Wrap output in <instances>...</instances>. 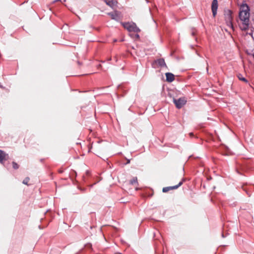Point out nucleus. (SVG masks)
<instances>
[{"label":"nucleus","instance_id":"9","mask_svg":"<svg viewBox=\"0 0 254 254\" xmlns=\"http://www.w3.org/2000/svg\"><path fill=\"white\" fill-rule=\"evenodd\" d=\"M6 156V154L4 151L0 150V162L2 163L3 161L5 159V157Z\"/></svg>","mask_w":254,"mask_h":254},{"label":"nucleus","instance_id":"6","mask_svg":"<svg viewBox=\"0 0 254 254\" xmlns=\"http://www.w3.org/2000/svg\"><path fill=\"white\" fill-rule=\"evenodd\" d=\"M183 184V181H181L177 185L172 186V187H168L163 188L162 191L163 192H167L170 190H175L178 189L179 187H180Z\"/></svg>","mask_w":254,"mask_h":254},{"label":"nucleus","instance_id":"14","mask_svg":"<svg viewBox=\"0 0 254 254\" xmlns=\"http://www.w3.org/2000/svg\"><path fill=\"white\" fill-rule=\"evenodd\" d=\"M29 178L28 177H26V178H25L24 179V180L23 181V184H25V185H28V183L29 181Z\"/></svg>","mask_w":254,"mask_h":254},{"label":"nucleus","instance_id":"8","mask_svg":"<svg viewBox=\"0 0 254 254\" xmlns=\"http://www.w3.org/2000/svg\"><path fill=\"white\" fill-rule=\"evenodd\" d=\"M106 4L114 8L117 4L118 1H105Z\"/></svg>","mask_w":254,"mask_h":254},{"label":"nucleus","instance_id":"19","mask_svg":"<svg viewBox=\"0 0 254 254\" xmlns=\"http://www.w3.org/2000/svg\"><path fill=\"white\" fill-rule=\"evenodd\" d=\"M136 37H137V38H138V37H139V35H138V34H137V35H136Z\"/></svg>","mask_w":254,"mask_h":254},{"label":"nucleus","instance_id":"11","mask_svg":"<svg viewBox=\"0 0 254 254\" xmlns=\"http://www.w3.org/2000/svg\"><path fill=\"white\" fill-rule=\"evenodd\" d=\"M135 183H137V177H134L130 181V184L131 185H133Z\"/></svg>","mask_w":254,"mask_h":254},{"label":"nucleus","instance_id":"13","mask_svg":"<svg viewBox=\"0 0 254 254\" xmlns=\"http://www.w3.org/2000/svg\"><path fill=\"white\" fill-rule=\"evenodd\" d=\"M109 15H110L111 16V17L113 19L117 20V15L116 13H109Z\"/></svg>","mask_w":254,"mask_h":254},{"label":"nucleus","instance_id":"16","mask_svg":"<svg viewBox=\"0 0 254 254\" xmlns=\"http://www.w3.org/2000/svg\"><path fill=\"white\" fill-rule=\"evenodd\" d=\"M189 135H190V136H191V137L193 136V133H192V132H190V133Z\"/></svg>","mask_w":254,"mask_h":254},{"label":"nucleus","instance_id":"7","mask_svg":"<svg viewBox=\"0 0 254 254\" xmlns=\"http://www.w3.org/2000/svg\"><path fill=\"white\" fill-rule=\"evenodd\" d=\"M165 74L167 81L171 82L174 80V75L173 73L170 72H167Z\"/></svg>","mask_w":254,"mask_h":254},{"label":"nucleus","instance_id":"3","mask_svg":"<svg viewBox=\"0 0 254 254\" xmlns=\"http://www.w3.org/2000/svg\"><path fill=\"white\" fill-rule=\"evenodd\" d=\"M232 12L229 9H227L224 11V15L226 22L228 26H232Z\"/></svg>","mask_w":254,"mask_h":254},{"label":"nucleus","instance_id":"2","mask_svg":"<svg viewBox=\"0 0 254 254\" xmlns=\"http://www.w3.org/2000/svg\"><path fill=\"white\" fill-rule=\"evenodd\" d=\"M124 27L129 32H134L138 33L140 31V29L138 28L134 23H122Z\"/></svg>","mask_w":254,"mask_h":254},{"label":"nucleus","instance_id":"12","mask_svg":"<svg viewBox=\"0 0 254 254\" xmlns=\"http://www.w3.org/2000/svg\"><path fill=\"white\" fill-rule=\"evenodd\" d=\"M238 77L240 80L243 81L245 82H248V80L245 77H243L241 74H239L238 75Z\"/></svg>","mask_w":254,"mask_h":254},{"label":"nucleus","instance_id":"4","mask_svg":"<svg viewBox=\"0 0 254 254\" xmlns=\"http://www.w3.org/2000/svg\"><path fill=\"white\" fill-rule=\"evenodd\" d=\"M173 102L178 109H180L186 104L187 99L185 97H181L178 99L173 98Z\"/></svg>","mask_w":254,"mask_h":254},{"label":"nucleus","instance_id":"17","mask_svg":"<svg viewBox=\"0 0 254 254\" xmlns=\"http://www.w3.org/2000/svg\"><path fill=\"white\" fill-rule=\"evenodd\" d=\"M130 163V160L128 159V160H127V164H128V163Z\"/></svg>","mask_w":254,"mask_h":254},{"label":"nucleus","instance_id":"15","mask_svg":"<svg viewBox=\"0 0 254 254\" xmlns=\"http://www.w3.org/2000/svg\"><path fill=\"white\" fill-rule=\"evenodd\" d=\"M12 165H13V168L15 169H16L18 168V165L17 163H16L15 162H13L12 163Z\"/></svg>","mask_w":254,"mask_h":254},{"label":"nucleus","instance_id":"18","mask_svg":"<svg viewBox=\"0 0 254 254\" xmlns=\"http://www.w3.org/2000/svg\"><path fill=\"white\" fill-rule=\"evenodd\" d=\"M191 34H192V35H194V32L193 31Z\"/></svg>","mask_w":254,"mask_h":254},{"label":"nucleus","instance_id":"5","mask_svg":"<svg viewBox=\"0 0 254 254\" xmlns=\"http://www.w3.org/2000/svg\"><path fill=\"white\" fill-rule=\"evenodd\" d=\"M218 7V1H212L211 4V10L213 16L214 17L217 14V11Z\"/></svg>","mask_w":254,"mask_h":254},{"label":"nucleus","instance_id":"10","mask_svg":"<svg viewBox=\"0 0 254 254\" xmlns=\"http://www.w3.org/2000/svg\"><path fill=\"white\" fill-rule=\"evenodd\" d=\"M157 63L161 66H166L165 61L163 59H160L158 60Z\"/></svg>","mask_w":254,"mask_h":254},{"label":"nucleus","instance_id":"1","mask_svg":"<svg viewBox=\"0 0 254 254\" xmlns=\"http://www.w3.org/2000/svg\"><path fill=\"white\" fill-rule=\"evenodd\" d=\"M250 8L245 3L242 4L240 7L239 16L241 23L239 24L240 29L246 31L250 26Z\"/></svg>","mask_w":254,"mask_h":254}]
</instances>
